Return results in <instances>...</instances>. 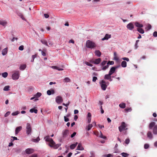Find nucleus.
<instances>
[{"label":"nucleus","mask_w":157,"mask_h":157,"mask_svg":"<svg viewBox=\"0 0 157 157\" xmlns=\"http://www.w3.org/2000/svg\"><path fill=\"white\" fill-rule=\"evenodd\" d=\"M149 127L150 129H151L153 127L152 130L153 133L155 135L157 134V125H155V122H151L149 124Z\"/></svg>","instance_id":"1"},{"label":"nucleus","mask_w":157,"mask_h":157,"mask_svg":"<svg viewBox=\"0 0 157 157\" xmlns=\"http://www.w3.org/2000/svg\"><path fill=\"white\" fill-rule=\"evenodd\" d=\"M86 45L87 48L91 49L94 48L96 46V45L94 42L90 40L86 41Z\"/></svg>","instance_id":"2"},{"label":"nucleus","mask_w":157,"mask_h":157,"mask_svg":"<svg viewBox=\"0 0 157 157\" xmlns=\"http://www.w3.org/2000/svg\"><path fill=\"white\" fill-rule=\"evenodd\" d=\"M20 75L19 71H14L12 75V78L13 80H17L18 79Z\"/></svg>","instance_id":"3"},{"label":"nucleus","mask_w":157,"mask_h":157,"mask_svg":"<svg viewBox=\"0 0 157 157\" xmlns=\"http://www.w3.org/2000/svg\"><path fill=\"white\" fill-rule=\"evenodd\" d=\"M127 125L124 122L121 123V125L119 127V129L120 132H121L123 130L125 129Z\"/></svg>","instance_id":"4"},{"label":"nucleus","mask_w":157,"mask_h":157,"mask_svg":"<svg viewBox=\"0 0 157 157\" xmlns=\"http://www.w3.org/2000/svg\"><path fill=\"white\" fill-rule=\"evenodd\" d=\"M26 133L28 135L30 134L32 132V128L30 124L29 123H27L26 126Z\"/></svg>","instance_id":"5"},{"label":"nucleus","mask_w":157,"mask_h":157,"mask_svg":"<svg viewBox=\"0 0 157 157\" xmlns=\"http://www.w3.org/2000/svg\"><path fill=\"white\" fill-rule=\"evenodd\" d=\"M100 84L101 85V87L102 89L103 90H105L107 88V86L105 84V81L103 80H102L100 83Z\"/></svg>","instance_id":"6"},{"label":"nucleus","mask_w":157,"mask_h":157,"mask_svg":"<svg viewBox=\"0 0 157 157\" xmlns=\"http://www.w3.org/2000/svg\"><path fill=\"white\" fill-rule=\"evenodd\" d=\"M101 61V58H99L97 59L93 60H91V62L95 64H98L100 63Z\"/></svg>","instance_id":"7"},{"label":"nucleus","mask_w":157,"mask_h":157,"mask_svg":"<svg viewBox=\"0 0 157 157\" xmlns=\"http://www.w3.org/2000/svg\"><path fill=\"white\" fill-rule=\"evenodd\" d=\"M56 102L58 103H61L63 101L62 97L59 96H57L56 97Z\"/></svg>","instance_id":"8"},{"label":"nucleus","mask_w":157,"mask_h":157,"mask_svg":"<svg viewBox=\"0 0 157 157\" xmlns=\"http://www.w3.org/2000/svg\"><path fill=\"white\" fill-rule=\"evenodd\" d=\"M118 67L119 66H117L115 67H112L110 69L109 73L111 75H112L115 72L116 69H117Z\"/></svg>","instance_id":"9"},{"label":"nucleus","mask_w":157,"mask_h":157,"mask_svg":"<svg viewBox=\"0 0 157 157\" xmlns=\"http://www.w3.org/2000/svg\"><path fill=\"white\" fill-rule=\"evenodd\" d=\"M34 151V150L32 148H29L26 149L25 152L27 154H30L33 153Z\"/></svg>","instance_id":"10"},{"label":"nucleus","mask_w":157,"mask_h":157,"mask_svg":"<svg viewBox=\"0 0 157 157\" xmlns=\"http://www.w3.org/2000/svg\"><path fill=\"white\" fill-rule=\"evenodd\" d=\"M127 28L130 30H132L134 28L133 24L131 23L128 24L127 26Z\"/></svg>","instance_id":"11"},{"label":"nucleus","mask_w":157,"mask_h":157,"mask_svg":"<svg viewBox=\"0 0 157 157\" xmlns=\"http://www.w3.org/2000/svg\"><path fill=\"white\" fill-rule=\"evenodd\" d=\"M22 129V127L21 126L17 127L15 129V134H17Z\"/></svg>","instance_id":"12"},{"label":"nucleus","mask_w":157,"mask_h":157,"mask_svg":"<svg viewBox=\"0 0 157 157\" xmlns=\"http://www.w3.org/2000/svg\"><path fill=\"white\" fill-rule=\"evenodd\" d=\"M111 35L109 34H106L105 35V37L102 39V40H107L109 38H110L111 37Z\"/></svg>","instance_id":"13"},{"label":"nucleus","mask_w":157,"mask_h":157,"mask_svg":"<svg viewBox=\"0 0 157 157\" xmlns=\"http://www.w3.org/2000/svg\"><path fill=\"white\" fill-rule=\"evenodd\" d=\"M8 52V48H6L3 49L2 51V55L5 56L6 55Z\"/></svg>","instance_id":"14"},{"label":"nucleus","mask_w":157,"mask_h":157,"mask_svg":"<svg viewBox=\"0 0 157 157\" xmlns=\"http://www.w3.org/2000/svg\"><path fill=\"white\" fill-rule=\"evenodd\" d=\"M84 148L82 146V145L81 143H79L78 146L77 150H84Z\"/></svg>","instance_id":"15"},{"label":"nucleus","mask_w":157,"mask_h":157,"mask_svg":"<svg viewBox=\"0 0 157 157\" xmlns=\"http://www.w3.org/2000/svg\"><path fill=\"white\" fill-rule=\"evenodd\" d=\"M49 142L50 143L49 144V145L51 147H53L54 145H55V143L53 140V139H51V141Z\"/></svg>","instance_id":"16"},{"label":"nucleus","mask_w":157,"mask_h":157,"mask_svg":"<svg viewBox=\"0 0 157 157\" xmlns=\"http://www.w3.org/2000/svg\"><path fill=\"white\" fill-rule=\"evenodd\" d=\"M147 135V137L151 139H152L153 138L152 134L151 131H149L148 132Z\"/></svg>","instance_id":"17"},{"label":"nucleus","mask_w":157,"mask_h":157,"mask_svg":"<svg viewBox=\"0 0 157 157\" xmlns=\"http://www.w3.org/2000/svg\"><path fill=\"white\" fill-rule=\"evenodd\" d=\"M135 25L136 26L140 28L143 27V25L142 24H140L138 22H136L135 23Z\"/></svg>","instance_id":"18"},{"label":"nucleus","mask_w":157,"mask_h":157,"mask_svg":"<svg viewBox=\"0 0 157 157\" xmlns=\"http://www.w3.org/2000/svg\"><path fill=\"white\" fill-rule=\"evenodd\" d=\"M111 75L109 73L108 74H106L105 75L104 79H110V78H111Z\"/></svg>","instance_id":"19"},{"label":"nucleus","mask_w":157,"mask_h":157,"mask_svg":"<svg viewBox=\"0 0 157 157\" xmlns=\"http://www.w3.org/2000/svg\"><path fill=\"white\" fill-rule=\"evenodd\" d=\"M95 55L98 57H100L101 55V52L99 50H96L95 52Z\"/></svg>","instance_id":"20"},{"label":"nucleus","mask_w":157,"mask_h":157,"mask_svg":"<svg viewBox=\"0 0 157 157\" xmlns=\"http://www.w3.org/2000/svg\"><path fill=\"white\" fill-rule=\"evenodd\" d=\"M7 24V22L5 21H0V24L3 26H5Z\"/></svg>","instance_id":"21"},{"label":"nucleus","mask_w":157,"mask_h":157,"mask_svg":"<svg viewBox=\"0 0 157 157\" xmlns=\"http://www.w3.org/2000/svg\"><path fill=\"white\" fill-rule=\"evenodd\" d=\"M69 132V131L67 130H66L64 131L63 133V136L66 137Z\"/></svg>","instance_id":"22"},{"label":"nucleus","mask_w":157,"mask_h":157,"mask_svg":"<svg viewBox=\"0 0 157 157\" xmlns=\"http://www.w3.org/2000/svg\"><path fill=\"white\" fill-rule=\"evenodd\" d=\"M77 144H78V143L76 142L75 144H73L71 145L70 146V148L71 149H74L75 148V147L76 146Z\"/></svg>","instance_id":"23"},{"label":"nucleus","mask_w":157,"mask_h":157,"mask_svg":"<svg viewBox=\"0 0 157 157\" xmlns=\"http://www.w3.org/2000/svg\"><path fill=\"white\" fill-rule=\"evenodd\" d=\"M51 67L53 69L58 70L59 71H63V69L59 68L56 66H52Z\"/></svg>","instance_id":"24"},{"label":"nucleus","mask_w":157,"mask_h":157,"mask_svg":"<svg viewBox=\"0 0 157 157\" xmlns=\"http://www.w3.org/2000/svg\"><path fill=\"white\" fill-rule=\"evenodd\" d=\"M29 111L31 113H33L34 112L35 113H37L38 111L36 109H35L34 108H33L31 109Z\"/></svg>","instance_id":"25"},{"label":"nucleus","mask_w":157,"mask_h":157,"mask_svg":"<svg viewBox=\"0 0 157 157\" xmlns=\"http://www.w3.org/2000/svg\"><path fill=\"white\" fill-rule=\"evenodd\" d=\"M137 30L140 33L143 34L144 33V30L141 28H137Z\"/></svg>","instance_id":"26"},{"label":"nucleus","mask_w":157,"mask_h":157,"mask_svg":"<svg viewBox=\"0 0 157 157\" xmlns=\"http://www.w3.org/2000/svg\"><path fill=\"white\" fill-rule=\"evenodd\" d=\"M121 66L123 67H125L127 66V63L125 61H123L121 62Z\"/></svg>","instance_id":"27"},{"label":"nucleus","mask_w":157,"mask_h":157,"mask_svg":"<svg viewBox=\"0 0 157 157\" xmlns=\"http://www.w3.org/2000/svg\"><path fill=\"white\" fill-rule=\"evenodd\" d=\"M125 104L124 103H120L119 105V107L122 109H124L125 107Z\"/></svg>","instance_id":"28"},{"label":"nucleus","mask_w":157,"mask_h":157,"mask_svg":"<svg viewBox=\"0 0 157 157\" xmlns=\"http://www.w3.org/2000/svg\"><path fill=\"white\" fill-rule=\"evenodd\" d=\"M63 81L65 82H70L71 80L70 79L66 77L64 79H63Z\"/></svg>","instance_id":"29"},{"label":"nucleus","mask_w":157,"mask_h":157,"mask_svg":"<svg viewBox=\"0 0 157 157\" xmlns=\"http://www.w3.org/2000/svg\"><path fill=\"white\" fill-rule=\"evenodd\" d=\"M114 59L115 60L117 61L119 60V58L117 56V53L116 52H114Z\"/></svg>","instance_id":"30"},{"label":"nucleus","mask_w":157,"mask_h":157,"mask_svg":"<svg viewBox=\"0 0 157 157\" xmlns=\"http://www.w3.org/2000/svg\"><path fill=\"white\" fill-rule=\"evenodd\" d=\"M99 137H100V138L104 139H105V138H106V136H104L103 135V134L101 131L100 132V134L99 135Z\"/></svg>","instance_id":"31"},{"label":"nucleus","mask_w":157,"mask_h":157,"mask_svg":"<svg viewBox=\"0 0 157 157\" xmlns=\"http://www.w3.org/2000/svg\"><path fill=\"white\" fill-rule=\"evenodd\" d=\"M41 42L42 43L46 46H49L47 44V41L45 40H41Z\"/></svg>","instance_id":"32"},{"label":"nucleus","mask_w":157,"mask_h":157,"mask_svg":"<svg viewBox=\"0 0 157 157\" xmlns=\"http://www.w3.org/2000/svg\"><path fill=\"white\" fill-rule=\"evenodd\" d=\"M10 87V86H6L4 87V88L3 89V90L4 91H8L10 90V89H9Z\"/></svg>","instance_id":"33"},{"label":"nucleus","mask_w":157,"mask_h":157,"mask_svg":"<svg viewBox=\"0 0 157 157\" xmlns=\"http://www.w3.org/2000/svg\"><path fill=\"white\" fill-rule=\"evenodd\" d=\"M41 95V94L40 92H38L34 95L36 98H38L40 97Z\"/></svg>","instance_id":"34"},{"label":"nucleus","mask_w":157,"mask_h":157,"mask_svg":"<svg viewBox=\"0 0 157 157\" xmlns=\"http://www.w3.org/2000/svg\"><path fill=\"white\" fill-rule=\"evenodd\" d=\"M40 140L39 137H37L36 139H33L32 140L35 142L37 143Z\"/></svg>","instance_id":"35"},{"label":"nucleus","mask_w":157,"mask_h":157,"mask_svg":"<svg viewBox=\"0 0 157 157\" xmlns=\"http://www.w3.org/2000/svg\"><path fill=\"white\" fill-rule=\"evenodd\" d=\"M61 145V144H55V145H54L53 148L55 149H56L58 148L59 146H60Z\"/></svg>","instance_id":"36"},{"label":"nucleus","mask_w":157,"mask_h":157,"mask_svg":"<svg viewBox=\"0 0 157 157\" xmlns=\"http://www.w3.org/2000/svg\"><path fill=\"white\" fill-rule=\"evenodd\" d=\"M26 67V65L25 64L21 65L20 67V69L22 70H24Z\"/></svg>","instance_id":"37"},{"label":"nucleus","mask_w":157,"mask_h":157,"mask_svg":"<svg viewBox=\"0 0 157 157\" xmlns=\"http://www.w3.org/2000/svg\"><path fill=\"white\" fill-rule=\"evenodd\" d=\"M45 141L47 142H50L51 141V139H52V138H49L48 136H47L45 137Z\"/></svg>","instance_id":"38"},{"label":"nucleus","mask_w":157,"mask_h":157,"mask_svg":"<svg viewBox=\"0 0 157 157\" xmlns=\"http://www.w3.org/2000/svg\"><path fill=\"white\" fill-rule=\"evenodd\" d=\"M93 127V125L92 124H90L88 125L86 128V129L88 131H89L90 130L91 128Z\"/></svg>","instance_id":"39"},{"label":"nucleus","mask_w":157,"mask_h":157,"mask_svg":"<svg viewBox=\"0 0 157 157\" xmlns=\"http://www.w3.org/2000/svg\"><path fill=\"white\" fill-rule=\"evenodd\" d=\"M8 75V74L6 72H5L3 73H2V76L4 78L6 77Z\"/></svg>","instance_id":"40"},{"label":"nucleus","mask_w":157,"mask_h":157,"mask_svg":"<svg viewBox=\"0 0 157 157\" xmlns=\"http://www.w3.org/2000/svg\"><path fill=\"white\" fill-rule=\"evenodd\" d=\"M103 67L102 68V70L103 71H104L106 70L109 67V66L108 64H107L106 65L104 66H103Z\"/></svg>","instance_id":"41"},{"label":"nucleus","mask_w":157,"mask_h":157,"mask_svg":"<svg viewBox=\"0 0 157 157\" xmlns=\"http://www.w3.org/2000/svg\"><path fill=\"white\" fill-rule=\"evenodd\" d=\"M37 56V55L36 54H35V55H33L32 56V59H31V62H33L34 61V59L36 58Z\"/></svg>","instance_id":"42"},{"label":"nucleus","mask_w":157,"mask_h":157,"mask_svg":"<svg viewBox=\"0 0 157 157\" xmlns=\"http://www.w3.org/2000/svg\"><path fill=\"white\" fill-rule=\"evenodd\" d=\"M106 63L107 61L104 60L101 63V65L102 66H103L106 64Z\"/></svg>","instance_id":"43"},{"label":"nucleus","mask_w":157,"mask_h":157,"mask_svg":"<svg viewBox=\"0 0 157 157\" xmlns=\"http://www.w3.org/2000/svg\"><path fill=\"white\" fill-rule=\"evenodd\" d=\"M114 62L113 61H109L107 62V64H108L109 65V64L113 65L114 64Z\"/></svg>","instance_id":"44"},{"label":"nucleus","mask_w":157,"mask_h":157,"mask_svg":"<svg viewBox=\"0 0 157 157\" xmlns=\"http://www.w3.org/2000/svg\"><path fill=\"white\" fill-rule=\"evenodd\" d=\"M19 113V112L18 111H16L14 112L13 113H12V115L13 116H15L18 115Z\"/></svg>","instance_id":"45"},{"label":"nucleus","mask_w":157,"mask_h":157,"mask_svg":"<svg viewBox=\"0 0 157 157\" xmlns=\"http://www.w3.org/2000/svg\"><path fill=\"white\" fill-rule=\"evenodd\" d=\"M90 154H91V156H90V157H95V154L93 151H91L90 152Z\"/></svg>","instance_id":"46"},{"label":"nucleus","mask_w":157,"mask_h":157,"mask_svg":"<svg viewBox=\"0 0 157 157\" xmlns=\"http://www.w3.org/2000/svg\"><path fill=\"white\" fill-rule=\"evenodd\" d=\"M122 156L123 157H125L127 156H128V154L127 153L123 152L121 153Z\"/></svg>","instance_id":"47"},{"label":"nucleus","mask_w":157,"mask_h":157,"mask_svg":"<svg viewBox=\"0 0 157 157\" xmlns=\"http://www.w3.org/2000/svg\"><path fill=\"white\" fill-rule=\"evenodd\" d=\"M132 109L131 108H126L124 109V110L127 112H130L131 111Z\"/></svg>","instance_id":"48"},{"label":"nucleus","mask_w":157,"mask_h":157,"mask_svg":"<svg viewBox=\"0 0 157 157\" xmlns=\"http://www.w3.org/2000/svg\"><path fill=\"white\" fill-rule=\"evenodd\" d=\"M149 147V145L148 144H145L144 145V147L145 149H147Z\"/></svg>","instance_id":"49"},{"label":"nucleus","mask_w":157,"mask_h":157,"mask_svg":"<svg viewBox=\"0 0 157 157\" xmlns=\"http://www.w3.org/2000/svg\"><path fill=\"white\" fill-rule=\"evenodd\" d=\"M19 50L21 51H22L24 49V46L23 45H21L19 47Z\"/></svg>","instance_id":"50"},{"label":"nucleus","mask_w":157,"mask_h":157,"mask_svg":"<svg viewBox=\"0 0 157 157\" xmlns=\"http://www.w3.org/2000/svg\"><path fill=\"white\" fill-rule=\"evenodd\" d=\"M129 142H130V140H129V139H128V138L126 139L125 140V143L126 144H128L129 143Z\"/></svg>","instance_id":"51"},{"label":"nucleus","mask_w":157,"mask_h":157,"mask_svg":"<svg viewBox=\"0 0 157 157\" xmlns=\"http://www.w3.org/2000/svg\"><path fill=\"white\" fill-rule=\"evenodd\" d=\"M64 121L65 122L68 121H69V119L68 118H67L66 117L64 116Z\"/></svg>","instance_id":"52"},{"label":"nucleus","mask_w":157,"mask_h":157,"mask_svg":"<svg viewBox=\"0 0 157 157\" xmlns=\"http://www.w3.org/2000/svg\"><path fill=\"white\" fill-rule=\"evenodd\" d=\"M85 63L88 66L90 67H92L93 66V65L92 64L89 63L88 62H86Z\"/></svg>","instance_id":"53"},{"label":"nucleus","mask_w":157,"mask_h":157,"mask_svg":"<svg viewBox=\"0 0 157 157\" xmlns=\"http://www.w3.org/2000/svg\"><path fill=\"white\" fill-rule=\"evenodd\" d=\"M47 94L48 95H51L52 94L51 90H48L47 91Z\"/></svg>","instance_id":"54"},{"label":"nucleus","mask_w":157,"mask_h":157,"mask_svg":"<svg viewBox=\"0 0 157 157\" xmlns=\"http://www.w3.org/2000/svg\"><path fill=\"white\" fill-rule=\"evenodd\" d=\"M10 112H7L5 114V117H7L9 115H10Z\"/></svg>","instance_id":"55"},{"label":"nucleus","mask_w":157,"mask_h":157,"mask_svg":"<svg viewBox=\"0 0 157 157\" xmlns=\"http://www.w3.org/2000/svg\"><path fill=\"white\" fill-rule=\"evenodd\" d=\"M122 59L123 60H126L128 62L129 61V59L128 58L124 57V58H122Z\"/></svg>","instance_id":"56"},{"label":"nucleus","mask_w":157,"mask_h":157,"mask_svg":"<svg viewBox=\"0 0 157 157\" xmlns=\"http://www.w3.org/2000/svg\"><path fill=\"white\" fill-rule=\"evenodd\" d=\"M97 79V78L96 77L94 76L93 78L92 81L94 82H95Z\"/></svg>","instance_id":"57"},{"label":"nucleus","mask_w":157,"mask_h":157,"mask_svg":"<svg viewBox=\"0 0 157 157\" xmlns=\"http://www.w3.org/2000/svg\"><path fill=\"white\" fill-rule=\"evenodd\" d=\"M139 41V40H137L136 41L135 44V46H136V49L138 47V46H137V44L138 43V42Z\"/></svg>","instance_id":"58"},{"label":"nucleus","mask_w":157,"mask_h":157,"mask_svg":"<svg viewBox=\"0 0 157 157\" xmlns=\"http://www.w3.org/2000/svg\"><path fill=\"white\" fill-rule=\"evenodd\" d=\"M153 36L155 37L157 36V32L156 31H155L153 33Z\"/></svg>","instance_id":"59"},{"label":"nucleus","mask_w":157,"mask_h":157,"mask_svg":"<svg viewBox=\"0 0 157 157\" xmlns=\"http://www.w3.org/2000/svg\"><path fill=\"white\" fill-rule=\"evenodd\" d=\"M76 132H74L71 135V138H73V137L74 136H75V135H76Z\"/></svg>","instance_id":"60"},{"label":"nucleus","mask_w":157,"mask_h":157,"mask_svg":"<svg viewBox=\"0 0 157 157\" xmlns=\"http://www.w3.org/2000/svg\"><path fill=\"white\" fill-rule=\"evenodd\" d=\"M94 134L96 136H99V135L100 134V132H95L94 133Z\"/></svg>","instance_id":"61"},{"label":"nucleus","mask_w":157,"mask_h":157,"mask_svg":"<svg viewBox=\"0 0 157 157\" xmlns=\"http://www.w3.org/2000/svg\"><path fill=\"white\" fill-rule=\"evenodd\" d=\"M87 122L88 123H89L91 121V117H88L87 119Z\"/></svg>","instance_id":"62"},{"label":"nucleus","mask_w":157,"mask_h":157,"mask_svg":"<svg viewBox=\"0 0 157 157\" xmlns=\"http://www.w3.org/2000/svg\"><path fill=\"white\" fill-rule=\"evenodd\" d=\"M72 153L71 152L69 153L68 155L66 157H71L72 155Z\"/></svg>","instance_id":"63"},{"label":"nucleus","mask_w":157,"mask_h":157,"mask_svg":"<svg viewBox=\"0 0 157 157\" xmlns=\"http://www.w3.org/2000/svg\"><path fill=\"white\" fill-rule=\"evenodd\" d=\"M29 157H37V155L36 154H34L30 156Z\"/></svg>","instance_id":"64"}]
</instances>
